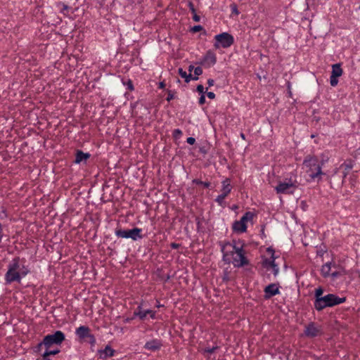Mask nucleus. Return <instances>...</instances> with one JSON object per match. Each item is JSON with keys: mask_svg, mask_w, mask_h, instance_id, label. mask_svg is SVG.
Instances as JSON below:
<instances>
[{"mask_svg": "<svg viewBox=\"0 0 360 360\" xmlns=\"http://www.w3.org/2000/svg\"><path fill=\"white\" fill-rule=\"evenodd\" d=\"M346 297H340L335 294H328L322 298L317 300V304L314 308L317 311H321L326 307H332L335 305L344 303Z\"/></svg>", "mask_w": 360, "mask_h": 360, "instance_id": "obj_5", "label": "nucleus"}, {"mask_svg": "<svg viewBox=\"0 0 360 360\" xmlns=\"http://www.w3.org/2000/svg\"><path fill=\"white\" fill-rule=\"evenodd\" d=\"M264 230H262V236H264Z\"/></svg>", "mask_w": 360, "mask_h": 360, "instance_id": "obj_56", "label": "nucleus"}, {"mask_svg": "<svg viewBox=\"0 0 360 360\" xmlns=\"http://www.w3.org/2000/svg\"><path fill=\"white\" fill-rule=\"evenodd\" d=\"M322 334V331L321 327L317 326L315 323L310 322L308 325L305 326V329L304 330V335L307 338H315L321 335Z\"/></svg>", "mask_w": 360, "mask_h": 360, "instance_id": "obj_9", "label": "nucleus"}, {"mask_svg": "<svg viewBox=\"0 0 360 360\" xmlns=\"http://www.w3.org/2000/svg\"><path fill=\"white\" fill-rule=\"evenodd\" d=\"M236 11V7L235 6L234 9H233V11Z\"/></svg>", "mask_w": 360, "mask_h": 360, "instance_id": "obj_57", "label": "nucleus"}, {"mask_svg": "<svg viewBox=\"0 0 360 360\" xmlns=\"http://www.w3.org/2000/svg\"><path fill=\"white\" fill-rule=\"evenodd\" d=\"M287 87H288V89L289 95H290V96H292V93H291V91H290L291 84H290V82H287Z\"/></svg>", "mask_w": 360, "mask_h": 360, "instance_id": "obj_49", "label": "nucleus"}, {"mask_svg": "<svg viewBox=\"0 0 360 360\" xmlns=\"http://www.w3.org/2000/svg\"><path fill=\"white\" fill-rule=\"evenodd\" d=\"M186 142L190 145H193L195 143V139L193 137H188L186 139Z\"/></svg>", "mask_w": 360, "mask_h": 360, "instance_id": "obj_42", "label": "nucleus"}, {"mask_svg": "<svg viewBox=\"0 0 360 360\" xmlns=\"http://www.w3.org/2000/svg\"><path fill=\"white\" fill-rule=\"evenodd\" d=\"M221 195H224L225 197L231 193L232 190V186L231 185V180L229 178H226L224 180L221 181Z\"/></svg>", "mask_w": 360, "mask_h": 360, "instance_id": "obj_19", "label": "nucleus"}, {"mask_svg": "<svg viewBox=\"0 0 360 360\" xmlns=\"http://www.w3.org/2000/svg\"><path fill=\"white\" fill-rule=\"evenodd\" d=\"M164 307V305L161 304L158 300L156 301V307L160 308V307Z\"/></svg>", "mask_w": 360, "mask_h": 360, "instance_id": "obj_52", "label": "nucleus"}, {"mask_svg": "<svg viewBox=\"0 0 360 360\" xmlns=\"http://www.w3.org/2000/svg\"><path fill=\"white\" fill-rule=\"evenodd\" d=\"M341 167L344 168L343 178L345 179L348 175L349 172L353 168L354 163L352 160H349L348 162H344Z\"/></svg>", "mask_w": 360, "mask_h": 360, "instance_id": "obj_22", "label": "nucleus"}, {"mask_svg": "<svg viewBox=\"0 0 360 360\" xmlns=\"http://www.w3.org/2000/svg\"><path fill=\"white\" fill-rule=\"evenodd\" d=\"M179 244H177V243H172V244H171V247H172V248H174V249H176V248H179Z\"/></svg>", "mask_w": 360, "mask_h": 360, "instance_id": "obj_50", "label": "nucleus"}, {"mask_svg": "<svg viewBox=\"0 0 360 360\" xmlns=\"http://www.w3.org/2000/svg\"><path fill=\"white\" fill-rule=\"evenodd\" d=\"M194 68L195 67L192 65H189L188 67V71L190 72V73L193 70L194 71Z\"/></svg>", "mask_w": 360, "mask_h": 360, "instance_id": "obj_53", "label": "nucleus"}, {"mask_svg": "<svg viewBox=\"0 0 360 360\" xmlns=\"http://www.w3.org/2000/svg\"><path fill=\"white\" fill-rule=\"evenodd\" d=\"M198 103L200 105H203L205 103V94L201 95L199 98Z\"/></svg>", "mask_w": 360, "mask_h": 360, "instance_id": "obj_43", "label": "nucleus"}, {"mask_svg": "<svg viewBox=\"0 0 360 360\" xmlns=\"http://www.w3.org/2000/svg\"><path fill=\"white\" fill-rule=\"evenodd\" d=\"M222 259L226 264H232L235 267H242L249 264L244 249L245 242L241 239L220 243Z\"/></svg>", "mask_w": 360, "mask_h": 360, "instance_id": "obj_1", "label": "nucleus"}, {"mask_svg": "<svg viewBox=\"0 0 360 360\" xmlns=\"http://www.w3.org/2000/svg\"><path fill=\"white\" fill-rule=\"evenodd\" d=\"M90 328L86 326H80L75 330V335L80 339L84 340L87 338L90 334Z\"/></svg>", "mask_w": 360, "mask_h": 360, "instance_id": "obj_18", "label": "nucleus"}, {"mask_svg": "<svg viewBox=\"0 0 360 360\" xmlns=\"http://www.w3.org/2000/svg\"><path fill=\"white\" fill-rule=\"evenodd\" d=\"M340 275H341L340 272H339V271H333V272L330 273V276L333 279H335V278H338V276H340Z\"/></svg>", "mask_w": 360, "mask_h": 360, "instance_id": "obj_40", "label": "nucleus"}, {"mask_svg": "<svg viewBox=\"0 0 360 360\" xmlns=\"http://www.w3.org/2000/svg\"><path fill=\"white\" fill-rule=\"evenodd\" d=\"M149 316L151 319H157L156 312L153 310L151 314L149 315Z\"/></svg>", "mask_w": 360, "mask_h": 360, "instance_id": "obj_47", "label": "nucleus"}, {"mask_svg": "<svg viewBox=\"0 0 360 360\" xmlns=\"http://www.w3.org/2000/svg\"><path fill=\"white\" fill-rule=\"evenodd\" d=\"M323 292V290L322 288L319 287L317 289H316L315 294H314L315 300L314 302V307L316 306V304H317V300L323 297V296H322Z\"/></svg>", "mask_w": 360, "mask_h": 360, "instance_id": "obj_26", "label": "nucleus"}, {"mask_svg": "<svg viewBox=\"0 0 360 360\" xmlns=\"http://www.w3.org/2000/svg\"><path fill=\"white\" fill-rule=\"evenodd\" d=\"M144 302L141 301L136 309L134 310L133 314L134 318H139L141 321H144L146 319L147 314L143 309Z\"/></svg>", "mask_w": 360, "mask_h": 360, "instance_id": "obj_15", "label": "nucleus"}, {"mask_svg": "<svg viewBox=\"0 0 360 360\" xmlns=\"http://www.w3.org/2000/svg\"><path fill=\"white\" fill-rule=\"evenodd\" d=\"M97 353L99 359L105 360L113 356L115 354V350L110 345H106L104 349H98Z\"/></svg>", "mask_w": 360, "mask_h": 360, "instance_id": "obj_14", "label": "nucleus"}, {"mask_svg": "<svg viewBox=\"0 0 360 360\" xmlns=\"http://www.w3.org/2000/svg\"><path fill=\"white\" fill-rule=\"evenodd\" d=\"M214 79H209L207 80V84H208V86H209V87H210V86H213V85H214Z\"/></svg>", "mask_w": 360, "mask_h": 360, "instance_id": "obj_48", "label": "nucleus"}, {"mask_svg": "<svg viewBox=\"0 0 360 360\" xmlns=\"http://www.w3.org/2000/svg\"><path fill=\"white\" fill-rule=\"evenodd\" d=\"M233 231L236 233H245L247 231V224H243L240 220L233 222Z\"/></svg>", "mask_w": 360, "mask_h": 360, "instance_id": "obj_20", "label": "nucleus"}, {"mask_svg": "<svg viewBox=\"0 0 360 360\" xmlns=\"http://www.w3.org/2000/svg\"><path fill=\"white\" fill-rule=\"evenodd\" d=\"M217 63V56L213 51L209 50L202 57L201 63L207 67H212Z\"/></svg>", "mask_w": 360, "mask_h": 360, "instance_id": "obj_13", "label": "nucleus"}, {"mask_svg": "<svg viewBox=\"0 0 360 360\" xmlns=\"http://www.w3.org/2000/svg\"><path fill=\"white\" fill-rule=\"evenodd\" d=\"M196 90L200 95H203L205 94V91H204V86L202 84L198 85Z\"/></svg>", "mask_w": 360, "mask_h": 360, "instance_id": "obj_39", "label": "nucleus"}, {"mask_svg": "<svg viewBox=\"0 0 360 360\" xmlns=\"http://www.w3.org/2000/svg\"><path fill=\"white\" fill-rule=\"evenodd\" d=\"M240 136L242 139L245 140V135L243 133H240Z\"/></svg>", "mask_w": 360, "mask_h": 360, "instance_id": "obj_55", "label": "nucleus"}, {"mask_svg": "<svg viewBox=\"0 0 360 360\" xmlns=\"http://www.w3.org/2000/svg\"><path fill=\"white\" fill-rule=\"evenodd\" d=\"M219 349V347L217 345L213 346L212 347H207L203 349V353H208V354H212L215 351H217Z\"/></svg>", "mask_w": 360, "mask_h": 360, "instance_id": "obj_33", "label": "nucleus"}, {"mask_svg": "<svg viewBox=\"0 0 360 360\" xmlns=\"http://www.w3.org/2000/svg\"><path fill=\"white\" fill-rule=\"evenodd\" d=\"M42 346H44V343H43V340L39 342L34 348L35 352H39Z\"/></svg>", "mask_w": 360, "mask_h": 360, "instance_id": "obj_37", "label": "nucleus"}, {"mask_svg": "<svg viewBox=\"0 0 360 360\" xmlns=\"http://www.w3.org/2000/svg\"><path fill=\"white\" fill-rule=\"evenodd\" d=\"M152 311H153V310L149 309H145V311H146V313L147 314V316H148V315H150V314H151Z\"/></svg>", "mask_w": 360, "mask_h": 360, "instance_id": "obj_54", "label": "nucleus"}, {"mask_svg": "<svg viewBox=\"0 0 360 360\" xmlns=\"http://www.w3.org/2000/svg\"><path fill=\"white\" fill-rule=\"evenodd\" d=\"M202 30H203V27L202 25H195V26L192 27L191 28V32L193 33H195V32H198Z\"/></svg>", "mask_w": 360, "mask_h": 360, "instance_id": "obj_34", "label": "nucleus"}, {"mask_svg": "<svg viewBox=\"0 0 360 360\" xmlns=\"http://www.w3.org/2000/svg\"><path fill=\"white\" fill-rule=\"evenodd\" d=\"M174 98V94H173V93H172L171 91H169V92L168 93V95H167V98H166V100H167V101H172Z\"/></svg>", "mask_w": 360, "mask_h": 360, "instance_id": "obj_44", "label": "nucleus"}, {"mask_svg": "<svg viewBox=\"0 0 360 360\" xmlns=\"http://www.w3.org/2000/svg\"><path fill=\"white\" fill-rule=\"evenodd\" d=\"M188 8H189V9H190L191 12L193 14H195V13H196V11H195V8H194V6H193V3H192V2H191V1H190V2H188Z\"/></svg>", "mask_w": 360, "mask_h": 360, "instance_id": "obj_41", "label": "nucleus"}, {"mask_svg": "<svg viewBox=\"0 0 360 360\" xmlns=\"http://www.w3.org/2000/svg\"><path fill=\"white\" fill-rule=\"evenodd\" d=\"M162 347L161 341L158 339H153L146 342L144 348L150 351H157Z\"/></svg>", "mask_w": 360, "mask_h": 360, "instance_id": "obj_16", "label": "nucleus"}, {"mask_svg": "<svg viewBox=\"0 0 360 360\" xmlns=\"http://www.w3.org/2000/svg\"><path fill=\"white\" fill-rule=\"evenodd\" d=\"M172 135L175 139H179L182 135V131L179 129H176L173 131Z\"/></svg>", "mask_w": 360, "mask_h": 360, "instance_id": "obj_35", "label": "nucleus"}, {"mask_svg": "<svg viewBox=\"0 0 360 360\" xmlns=\"http://www.w3.org/2000/svg\"><path fill=\"white\" fill-rule=\"evenodd\" d=\"M178 72L179 75L184 79L186 83H188L192 78V75L191 73L188 74L186 71H184L182 68H179Z\"/></svg>", "mask_w": 360, "mask_h": 360, "instance_id": "obj_25", "label": "nucleus"}, {"mask_svg": "<svg viewBox=\"0 0 360 360\" xmlns=\"http://www.w3.org/2000/svg\"><path fill=\"white\" fill-rule=\"evenodd\" d=\"M60 352V350L56 349L53 350H49V349L46 348V350L42 354V358L44 360H50L49 359V356L50 355H56Z\"/></svg>", "mask_w": 360, "mask_h": 360, "instance_id": "obj_24", "label": "nucleus"}, {"mask_svg": "<svg viewBox=\"0 0 360 360\" xmlns=\"http://www.w3.org/2000/svg\"><path fill=\"white\" fill-rule=\"evenodd\" d=\"M233 43L234 37L229 32H224L214 36V46L217 49L229 48Z\"/></svg>", "mask_w": 360, "mask_h": 360, "instance_id": "obj_6", "label": "nucleus"}, {"mask_svg": "<svg viewBox=\"0 0 360 360\" xmlns=\"http://www.w3.org/2000/svg\"><path fill=\"white\" fill-rule=\"evenodd\" d=\"M65 335L61 330H56L53 334H49L43 338L44 347L49 349L52 345H60L65 340Z\"/></svg>", "mask_w": 360, "mask_h": 360, "instance_id": "obj_8", "label": "nucleus"}, {"mask_svg": "<svg viewBox=\"0 0 360 360\" xmlns=\"http://www.w3.org/2000/svg\"><path fill=\"white\" fill-rule=\"evenodd\" d=\"M193 20L195 22H199L200 20V17L195 13V14H193Z\"/></svg>", "mask_w": 360, "mask_h": 360, "instance_id": "obj_45", "label": "nucleus"}, {"mask_svg": "<svg viewBox=\"0 0 360 360\" xmlns=\"http://www.w3.org/2000/svg\"><path fill=\"white\" fill-rule=\"evenodd\" d=\"M58 6H61V10L60 11V13H62L65 16L68 15L67 13H65L66 11L70 9V7L68 5L60 2L58 4Z\"/></svg>", "mask_w": 360, "mask_h": 360, "instance_id": "obj_32", "label": "nucleus"}, {"mask_svg": "<svg viewBox=\"0 0 360 360\" xmlns=\"http://www.w3.org/2000/svg\"><path fill=\"white\" fill-rule=\"evenodd\" d=\"M30 272L29 266L25 264V259L15 257L7 266V271L4 275L5 283L7 285L13 282L20 283Z\"/></svg>", "mask_w": 360, "mask_h": 360, "instance_id": "obj_2", "label": "nucleus"}, {"mask_svg": "<svg viewBox=\"0 0 360 360\" xmlns=\"http://www.w3.org/2000/svg\"><path fill=\"white\" fill-rule=\"evenodd\" d=\"M207 96L210 99H214L215 98V94L212 91L207 92Z\"/></svg>", "mask_w": 360, "mask_h": 360, "instance_id": "obj_46", "label": "nucleus"}, {"mask_svg": "<svg viewBox=\"0 0 360 360\" xmlns=\"http://www.w3.org/2000/svg\"><path fill=\"white\" fill-rule=\"evenodd\" d=\"M91 157L89 153H84L80 150H77L75 153V160L74 162L77 165L81 164L82 162H86V160Z\"/></svg>", "mask_w": 360, "mask_h": 360, "instance_id": "obj_17", "label": "nucleus"}, {"mask_svg": "<svg viewBox=\"0 0 360 360\" xmlns=\"http://www.w3.org/2000/svg\"><path fill=\"white\" fill-rule=\"evenodd\" d=\"M296 172H290L289 177L278 183L274 188L278 194H293L299 186Z\"/></svg>", "mask_w": 360, "mask_h": 360, "instance_id": "obj_4", "label": "nucleus"}, {"mask_svg": "<svg viewBox=\"0 0 360 360\" xmlns=\"http://www.w3.org/2000/svg\"><path fill=\"white\" fill-rule=\"evenodd\" d=\"M225 197L224 195L219 194L215 198V202L218 204V205L223 207L224 205V199Z\"/></svg>", "mask_w": 360, "mask_h": 360, "instance_id": "obj_30", "label": "nucleus"}, {"mask_svg": "<svg viewBox=\"0 0 360 360\" xmlns=\"http://www.w3.org/2000/svg\"><path fill=\"white\" fill-rule=\"evenodd\" d=\"M222 279L224 281H229V272L228 270H224L223 272Z\"/></svg>", "mask_w": 360, "mask_h": 360, "instance_id": "obj_36", "label": "nucleus"}, {"mask_svg": "<svg viewBox=\"0 0 360 360\" xmlns=\"http://www.w3.org/2000/svg\"><path fill=\"white\" fill-rule=\"evenodd\" d=\"M236 11V7L235 6L234 9H233V11Z\"/></svg>", "mask_w": 360, "mask_h": 360, "instance_id": "obj_58", "label": "nucleus"}, {"mask_svg": "<svg viewBox=\"0 0 360 360\" xmlns=\"http://www.w3.org/2000/svg\"><path fill=\"white\" fill-rule=\"evenodd\" d=\"M86 339V342L91 345V347H95L96 343V340L95 336L90 333Z\"/></svg>", "mask_w": 360, "mask_h": 360, "instance_id": "obj_27", "label": "nucleus"}, {"mask_svg": "<svg viewBox=\"0 0 360 360\" xmlns=\"http://www.w3.org/2000/svg\"><path fill=\"white\" fill-rule=\"evenodd\" d=\"M331 265H332V262H326V264H324L322 266L321 269V275L324 278H328V277L330 276V270H331Z\"/></svg>", "mask_w": 360, "mask_h": 360, "instance_id": "obj_21", "label": "nucleus"}, {"mask_svg": "<svg viewBox=\"0 0 360 360\" xmlns=\"http://www.w3.org/2000/svg\"><path fill=\"white\" fill-rule=\"evenodd\" d=\"M165 83H164L163 82H160L159 83V88H160V89H164V88H165Z\"/></svg>", "mask_w": 360, "mask_h": 360, "instance_id": "obj_51", "label": "nucleus"}, {"mask_svg": "<svg viewBox=\"0 0 360 360\" xmlns=\"http://www.w3.org/2000/svg\"><path fill=\"white\" fill-rule=\"evenodd\" d=\"M141 232V229L135 227L131 229H116L115 231V234L118 238H131L133 240L136 241L143 238Z\"/></svg>", "mask_w": 360, "mask_h": 360, "instance_id": "obj_7", "label": "nucleus"}, {"mask_svg": "<svg viewBox=\"0 0 360 360\" xmlns=\"http://www.w3.org/2000/svg\"><path fill=\"white\" fill-rule=\"evenodd\" d=\"M122 84L123 85H124L127 89H129V91H132L134 90V84H133V82L132 81L129 79L127 81H123L122 82Z\"/></svg>", "mask_w": 360, "mask_h": 360, "instance_id": "obj_31", "label": "nucleus"}, {"mask_svg": "<svg viewBox=\"0 0 360 360\" xmlns=\"http://www.w3.org/2000/svg\"><path fill=\"white\" fill-rule=\"evenodd\" d=\"M342 75V69L340 63H335L332 65V71L330 77V84L332 86H335L338 84V77Z\"/></svg>", "mask_w": 360, "mask_h": 360, "instance_id": "obj_10", "label": "nucleus"}, {"mask_svg": "<svg viewBox=\"0 0 360 360\" xmlns=\"http://www.w3.org/2000/svg\"><path fill=\"white\" fill-rule=\"evenodd\" d=\"M276 257L263 258L262 259V266L266 270L272 269L274 276L276 277L279 273V266L276 263Z\"/></svg>", "mask_w": 360, "mask_h": 360, "instance_id": "obj_11", "label": "nucleus"}, {"mask_svg": "<svg viewBox=\"0 0 360 360\" xmlns=\"http://www.w3.org/2000/svg\"><path fill=\"white\" fill-rule=\"evenodd\" d=\"M194 76L192 77L191 79L193 80H198V77L202 75V70L200 67H195L194 68Z\"/></svg>", "mask_w": 360, "mask_h": 360, "instance_id": "obj_28", "label": "nucleus"}, {"mask_svg": "<svg viewBox=\"0 0 360 360\" xmlns=\"http://www.w3.org/2000/svg\"><path fill=\"white\" fill-rule=\"evenodd\" d=\"M303 168L310 178L309 181L322 179L324 173L322 171L323 162H320L319 158L314 155H307L302 162Z\"/></svg>", "mask_w": 360, "mask_h": 360, "instance_id": "obj_3", "label": "nucleus"}, {"mask_svg": "<svg viewBox=\"0 0 360 360\" xmlns=\"http://www.w3.org/2000/svg\"><path fill=\"white\" fill-rule=\"evenodd\" d=\"M192 183L198 185H202L205 188H208L210 186V183L209 181H202L198 179H193Z\"/></svg>", "mask_w": 360, "mask_h": 360, "instance_id": "obj_29", "label": "nucleus"}, {"mask_svg": "<svg viewBox=\"0 0 360 360\" xmlns=\"http://www.w3.org/2000/svg\"><path fill=\"white\" fill-rule=\"evenodd\" d=\"M266 252L270 255V257H276L275 256V250L273 248L269 247L266 248Z\"/></svg>", "mask_w": 360, "mask_h": 360, "instance_id": "obj_38", "label": "nucleus"}, {"mask_svg": "<svg viewBox=\"0 0 360 360\" xmlns=\"http://www.w3.org/2000/svg\"><path fill=\"white\" fill-rule=\"evenodd\" d=\"M358 150L360 151V146H359V148H358Z\"/></svg>", "mask_w": 360, "mask_h": 360, "instance_id": "obj_59", "label": "nucleus"}, {"mask_svg": "<svg viewBox=\"0 0 360 360\" xmlns=\"http://www.w3.org/2000/svg\"><path fill=\"white\" fill-rule=\"evenodd\" d=\"M280 285L278 283H270L264 289V297L269 300L271 297L280 294Z\"/></svg>", "mask_w": 360, "mask_h": 360, "instance_id": "obj_12", "label": "nucleus"}, {"mask_svg": "<svg viewBox=\"0 0 360 360\" xmlns=\"http://www.w3.org/2000/svg\"><path fill=\"white\" fill-rule=\"evenodd\" d=\"M255 216V214L252 212H246L240 218V221L243 223L246 224L248 221H252L253 217Z\"/></svg>", "mask_w": 360, "mask_h": 360, "instance_id": "obj_23", "label": "nucleus"}]
</instances>
